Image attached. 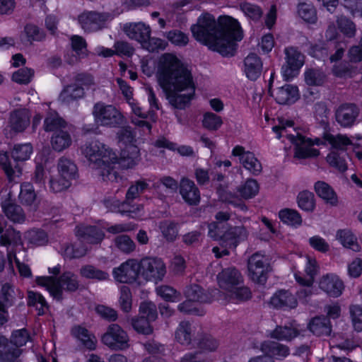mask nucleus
<instances>
[{
    "instance_id": "f257e3e1",
    "label": "nucleus",
    "mask_w": 362,
    "mask_h": 362,
    "mask_svg": "<svg viewBox=\"0 0 362 362\" xmlns=\"http://www.w3.org/2000/svg\"><path fill=\"white\" fill-rule=\"evenodd\" d=\"M141 71L148 77L156 74L157 81L170 104L184 109L193 99L195 85L190 70L175 54L165 53L156 60L144 58Z\"/></svg>"
},
{
    "instance_id": "f03ea898",
    "label": "nucleus",
    "mask_w": 362,
    "mask_h": 362,
    "mask_svg": "<svg viewBox=\"0 0 362 362\" xmlns=\"http://www.w3.org/2000/svg\"><path fill=\"white\" fill-rule=\"evenodd\" d=\"M217 26L215 17L209 13H203L196 23L191 26L194 38L223 56L233 55L235 42L243 37V32L238 20L228 16L218 17Z\"/></svg>"
},
{
    "instance_id": "7ed1b4c3",
    "label": "nucleus",
    "mask_w": 362,
    "mask_h": 362,
    "mask_svg": "<svg viewBox=\"0 0 362 362\" xmlns=\"http://www.w3.org/2000/svg\"><path fill=\"white\" fill-rule=\"evenodd\" d=\"M82 153L93 169L98 170L104 178L110 180L116 179L115 173H112L116 165L128 169L136 165L140 160L139 149L136 146H129V148L121 150L119 158L110 147L94 141L83 147Z\"/></svg>"
},
{
    "instance_id": "20e7f679",
    "label": "nucleus",
    "mask_w": 362,
    "mask_h": 362,
    "mask_svg": "<svg viewBox=\"0 0 362 362\" xmlns=\"http://www.w3.org/2000/svg\"><path fill=\"white\" fill-rule=\"evenodd\" d=\"M216 281L221 291L214 299L223 302L238 303L251 298V292L243 286V277L235 267L222 269L216 276Z\"/></svg>"
},
{
    "instance_id": "39448f33",
    "label": "nucleus",
    "mask_w": 362,
    "mask_h": 362,
    "mask_svg": "<svg viewBox=\"0 0 362 362\" xmlns=\"http://www.w3.org/2000/svg\"><path fill=\"white\" fill-rule=\"evenodd\" d=\"M293 122L291 120L280 119L278 125L272 129L276 134L277 138L286 136L289 141L295 145L294 158L297 159H306L315 158L320 155L318 149L315 146L323 144L319 138L311 139L296 133V135L288 134L287 129L291 128Z\"/></svg>"
},
{
    "instance_id": "423d86ee",
    "label": "nucleus",
    "mask_w": 362,
    "mask_h": 362,
    "mask_svg": "<svg viewBox=\"0 0 362 362\" xmlns=\"http://www.w3.org/2000/svg\"><path fill=\"white\" fill-rule=\"evenodd\" d=\"M324 139L331 146L332 149L326 156L327 163L332 167L340 172L347 170V162L346 156L347 153L344 151L345 147L349 145H354L349 137L345 135H332L326 134Z\"/></svg>"
},
{
    "instance_id": "0eeeda50",
    "label": "nucleus",
    "mask_w": 362,
    "mask_h": 362,
    "mask_svg": "<svg viewBox=\"0 0 362 362\" xmlns=\"http://www.w3.org/2000/svg\"><path fill=\"white\" fill-rule=\"evenodd\" d=\"M2 300H0V325H3L7 320V315L4 308L7 307L13 300V289L8 284L2 287ZM12 344H8L6 339L0 337V362H9L18 357L21 354L19 349H13Z\"/></svg>"
},
{
    "instance_id": "6e6552de",
    "label": "nucleus",
    "mask_w": 362,
    "mask_h": 362,
    "mask_svg": "<svg viewBox=\"0 0 362 362\" xmlns=\"http://www.w3.org/2000/svg\"><path fill=\"white\" fill-rule=\"evenodd\" d=\"M36 284L45 287L53 298L60 299L64 291H74L78 287L76 275L71 272L64 273L59 281L50 276H37Z\"/></svg>"
},
{
    "instance_id": "1a4fd4ad",
    "label": "nucleus",
    "mask_w": 362,
    "mask_h": 362,
    "mask_svg": "<svg viewBox=\"0 0 362 362\" xmlns=\"http://www.w3.org/2000/svg\"><path fill=\"white\" fill-rule=\"evenodd\" d=\"M220 228L221 226L218 223L209 224L208 235L214 240H220L229 248H235L238 244L247 238L248 231L243 226L230 227L224 232H220Z\"/></svg>"
},
{
    "instance_id": "9d476101",
    "label": "nucleus",
    "mask_w": 362,
    "mask_h": 362,
    "mask_svg": "<svg viewBox=\"0 0 362 362\" xmlns=\"http://www.w3.org/2000/svg\"><path fill=\"white\" fill-rule=\"evenodd\" d=\"M305 276L300 272H294L296 281L306 288L298 291L299 298H306L311 295V286H313L315 277L319 272V265L315 258L310 256L305 257V264L304 267Z\"/></svg>"
},
{
    "instance_id": "9b49d317",
    "label": "nucleus",
    "mask_w": 362,
    "mask_h": 362,
    "mask_svg": "<svg viewBox=\"0 0 362 362\" xmlns=\"http://www.w3.org/2000/svg\"><path fill=\"white\" fill-rule=\"evenodd\" d=\"M141 279L158 282L164 277L166 269L160 259L146 257L139 262Z\"/></svg>"
},
{
    "instance_id": "f8f14e48",
    "label": "nucleus",
    "mask_w": 362,
    "mask_h": 362,
    "mask_svg": "<svg viewBox=\"0 0 362 362\" xmlns=\"http://www.w3.org/2000/svg\"><path fill=\"white\" fill-rule=\"evenodd\" d=\"M93 114L95 122L103 126L116 127L124 121L123 115L112 105L98 103L94 106Z\"/></svg>"
},
{
    "instance_id": "ddd939ff",
    "label": "nucleus",
    "mask_w": 362,
    "mask_h": 362,
    "mask_svg": "<svg viewBox=\"0 0 362 362\" xmlns=\"http://www.w3.org/2000/svg\"><path fill=\"white\" fill-rule=\"evenodd\" d=\"M157 317L156 308L152 302H143L139 307V317L132 320L134 329L144 334H149L153 329L150 325Z\"/></svg>"
},
{
    "instance_id": "4468645a",
    "label": "nucleus",
    "mask_w": 362,
    "mask_h": 362,
    "mask_svg": "<svg viewBox=\"0 0 362 362\" xmlns=\"http://www.w3.org/2000/svg\"><path fill=\"white\" fill-rule=\"evenodd\" d=\"M248 276L255 282L263 284L266 281L269 271V264L266 256L256 253L252 255L247 263Z\"/></svg>"
},
{
    "instance_id": "2eb2a0df",
    "label": "nucleus",
    "mask_w": 362,
    "mask_h": 362,
    "mask_svg": "<svg viewBox=\"0 0 362 362\" xmlns=\"http://www.w3.org/2000/svg\"><path fill=\"white\" fill-rule=\"evenodd\" d=\"M103 343L112 350H122L129 347L127 333L117 325H111L102 337Z\"/></svg>"
},
{
    "instance_id": "dca6fc26",
    "label": "nucleus",
    "mask_w": 362,
    "mask_h": 362,
    "mask_svg": "<svg viewBox=\"0 0 362 362\" xmlns=\"http://www.w3.org/2000/svg\"><path fill=\"white\" fill-rule=\"evenodd\" d=\"M286 62L281 68V74L285 80L296 76L304 64V56L294 47L285 49Z\"/></svg>"
},
{
    "instance_id": "f3484780",
    "label": "nucleus",
    "mask_w": 362,
    "mask_h": 362,
    "mask_svg": "<svg viewBox=\"0 0 362 362\" xmlns=\"http://www.w3.org/2000/svg\"><path fill=\"white\" fill-rule=\"evenodd\" d=\"M113 276L117 281L121 283H141L139 262L129 259L113 270Z\"/></svg>"
},
{
    "instance_id": "a211bd4d",
    "label": "nucleus",
    "mask_w": 362,
    "mask_h": 362,
    "mask_svg": "<svg viewBox=\"0 0 362 362\" xmlns=\"http://www.w3.org/2000/svg\"><path fill=\"white\" fill-rule=\"evenodd\" d=\"M274 74L272 73L269 80V92L276 102L280 105H291L296 103L300 97L297 86L285 84L274 90L272 89V82L274 80Z\"/></svg>"
},
{
    "instance_id": "6ab92c4d",
    "label": "nucleus",
    "mask_w": 362,
    "mask_h": 362,
    "mask_svg": "<svg viewBox=\"0 0 362 362\" xmlns=\"http://www.w3.org/2000/svg\"><path fill=\"white\" fill-rule=\"evenodd\" d=\"M231 154L233 156L238 157L240 163L252 175H259L262 170L261 162L255 155L240 145L235 146L233 149Z\"/></svg>"
},
{
    "instance_id": "aec40b11",
    "label": "nucleus",
    "mask_w": 362,
    "mask_h": 362,
    "mask_svg": "<svg viewBox=\"0 0 362 362\" xmlns=\"http://www.w3.org/2000/svg\"><path fill=\"white\" fill-rule=\"evenodd\" d=\"M93 85V78L90 76H84L78 78L77 83L66 87L60 94V100L64 103H69L72 100L81 98L84 94V90L88 89Z\"/></svg>"
},
{
    "instance_id": "412c9836",
    "label": "nucleus",
    "mask_w": 362,
    "mask_h": 362,
    "mask_svg": "<svg viewBox=\"0 0 362 362\" xmlns=\"http://www.w3.org/2000/svg\"><path fill=\"white\" fill-rule=\"evenodd\" d=\"M319 288L332 297H339L341 295L344 285L342 280L335 274H326L318 280Z\"/></svg>"
},
{
    "instance_id": "4be33fe9",
    "label": "nucleus",
    "mask_w": 362,
    "mask_h": 362,
    "mask_svg": "<svg viewBox=\"0 0 362 362\" xmlns=\"http://www.w3.org/2000/svg\"><path fill=\"white\" fill-rule=\"evenodd\" d=\"M110 204L107 202V206L112 211L120 213L123 216L136 220H143L146 216L142 204L129 206L127 202H120L118 200L113 201L112 206L109 205Z\"/></svg>"
},
{
    "instance_id": "5701e85b",
    "label": "nucleus",
    "mask_w": 362,
    "mask_h": 362,
    "mask_svg": "<svg viewBox=\"0 0 362 362\" xmlns=\"http://www.w3.org/2000/svg\"><path fill=\"white\" fill-rule=\"evenodd\" d=\"M29 118L30 114L25 109L13 112L6 128V134L11 136L13 134L25 130L29 124Z\"/></svg>"
},
{
    "instance_id": "b1692460",
    "label": "nucleus",
    "mask_w": 362,
    "mask_h": 362,
    "mask_svg": "<svg viewBox=\"0 0 362 362\" xmlns=\"http://www.w3.org/2000/svg\"><path fill=\"white\" fill-rule=\"evenodd\" d=\"M123 31L131 39L139 42L141 45L151 34V27L143 23H129L123 26Z\"/></svg>"
},
{
    "instance_id": "393cba45",
    "label": "nucleus",
    "mask_w": 362,
    "mask_h": 362,
    "mask_svg": "<svg viewBox=\"0 0 362 362\" xmlns=\"http://www.w3.org/2000/svg\"><path fill=\"white\" fill-rule=\"evenodd\" d=\"M268 303L274 308H294L297 305V300L289 291L280 290L271 297Z\"/></svg>"
},
{
    "instance_id": "a878e982",
    "label": "nucleus",
    "mask_w": 362,
    "mask_h": 362,
    "mask_svg": "<svg viewBox=\"0 0 362 362\" xmlns=\"http://www.w3.org/2000/svg\"><path fill=\"white\" fill-rule=\"evenodd\" d=\"M358 115V108L354 105L344 104L337 109L336 119L341 126L348 127L354 124Z\"/></svg>"
},
{
    "instance_id": "bb28decb",
    "label": "nucleus",
    "mask_w": 362,
    "mask_h": 362,
    "mask_svg": "<svg viewBox=\"0 0 362 362\" xmlns=\"http://www.w3.org/2000/svg\"><path fill=\"white\" fill-rule=\"evenodd\" d=\"M180 193L182 199L189 204H197L199 202V191L194 182L188 178L181 180Z\"/></svg>"
},
{
    "instance_id": "cd10ccee",
    "label": "nucleus",
    "mask_w": 362,
    "mask_h": 362,
    "mask_svg": "<svg viewBox=\"0 0 362 362\" xmlns=\"http://www.w3.org/2000/svg\"><path fill=\"white\" fill-rule=\"evenodd\" d=\"M260 349L271 359L281 360L289 354V349L286 346L274 341H264L261 344Z\"/></svg>"
},
{
    "instance_id": "c85d7f7f",
    "label": "nucleus",
    "mask_w": 362,
    "mask_h": 362,
    "mask_svg": "<svg viewBox=\"0 0 362 362\" xmlns=\"http://www.w3.org/2000/svg\"><path fill=\"white\" fill-rule=\"evenodd\" d=\"M104 16L95 12H86L78 16V22L82 28L88 31L100 29L104 22Z\"/></svg>"
},
{
    "instance_id": "c756f323",
    "label": "nucleus",
    "mask_w": 362,
    "mask_h": 362,
    "mask_svg": "<svg viewBox=\"0 0 362 362\" xmlns=\"http://www.w3.org/2000/svg\"><path fill=\"white\" fill-rule=\"evenodd\" d=\"M262 69V63L258 56L249 54L244 61V71L250 80H256L259 77Z\"/></svg>"
},
{
    "instance_id": "7c9ffc66",
    "label": "nucleus",
    "mask_w": 362,
    "mask_h": 362,
    "mask_svg": "<svg viewBox=\"0 0 362 362\" xmlns=\"http://www.w3.org/2000/svg\"><path fill=\"white\" fill-rule=\"evenodd\" d=\"M76 235L83 241L91 244H97L104 238L103 231L98 230L95 226H78L76 229Z\"/></svg>"
},
{
    "instance_id": "2f4dec72",
    "label": "nucleus",
    "mask_w": 362,
    "mask_h": 362,
    "mask_svg": "<svg viewBox=\"0 0 362 362\" xmlns=\"http://www.w3.org/2000/svg\"><path fill=\"white\" fill-rule=\"evenodd\" d=\"M314 189L319 197L323 199L327 204L336 206L338 203V197L331 186L323 181L315 182Z\"/></svg>"
},
{
    "instance_id": "473e14b6",
    "label": "nucleus",
    "mask_w": 362,
    "mask_h": 362,
    "mask_svg": "<svg viewBox=\"0 0 362 362\" xmlns=\"http://www.w3.org/2000/svg\"><path fill=\"white\" fill-rule=\"evenodd\" d=\"M57 174L62 178L72 181L76 177L77 168L76 165L69 159L62 158L58 163Z\"/></svg>"
},
{
    "instance_id": "72a5a7b5",
    "label": "nucleus",
    "mask_w": 362,
    "mask_h": 362,
    "mask_svg": "<svg viewBox=\"0 0 362 362\" xmlns=\"http://www.w3.org/2000/svg\"><path fill=\"white\" fill-rule=\"evenodd\" d=\"M51 144L55 151H62L70 146L71 144V137L66 131L59 129L53 134Z\"/></svg>"
},
{
    "instance_id": "f704fd0d",
    "label": "nucleus",
    "mask_w": 362,
    "mask_h": 362,
    "mask_svg": "<svg viewBox=\"0 0 362 362\" xmlns=\"http://www.w3.org/2000/svg\"><path fill=\"white\" fill-rule=\"evenodd\" d=\"M0 165L11 181L18 178L22 174L21 168L18 164L11 165L6 153H0Z\"/></svg>"
},
{
    "instance_id": "c9c22d12",
    "label": "nucleus",
    "mask_w": 362,
    "mask_h": 362,
    "mask_svg": "<svg viewBox=\"0 0 362 362\" xmlns=\"http://www.w3.org/2000/svg\"><path fill=\"white\" fill-rule=\"evenodd\" d=\"M72 335L81 341L88 349H94L96 346L95 337L89 334L88 330L81 327H74L71 331Z\"/></svg>"
},
{
    "instance_id": "e433bc0d",
    "label": "nucleus",
    "mask_w": 362,
    "mask_h": 362,
    "mask_svg": "<svg viewBox=\"0 0 362 362\" xmlns=\"http://www.w3.org/2000/svg\"><path fill=\"white\" fill-rule=\"evenodd\" d=\"M155 146L158 148H165L171 151H177L178 153L183 156H189L194 154V151L189 146H177L176 144L168 141L164 137L159 138L155 142Z\"/></svg>"
},
{
    "instance_id": "4c0bfd02",
    "label": "nucleus",
    "mask_w": 362,
    "mask_h": 362,
    "mask_svg": "<svg viewBox=\"0 0 362 362\" xmlns=\"http://www.w3.org/2000/svg\"><path fill=\"white\" fill-rule=\"evenodd\" d=\"M279 218L283 223L296 228L301 226L303 222L300 214L296 210L291 209L280 210Z\"/></svg>"
},
{
    "instance_id": "58836bf2",
    "label": "nucleus",
    "mask_w": 362,
    "mask_h": 362,
    "mask_svg": "<svg viewBox=\"0 0 362 362\" xmlns=\"http://www.w3.org/2000/svg\"><path fill=\"white\" fill-rule=\"evenodd\" d=\"M309 329L316 335H328L331 332L329 322L325 317H315L308 324Z\"/></svg>"
},
{
    "instance_id": "ea45409f",
    "label": "nucleus",
    "mask_w": 362,
    "mask_h": 362,
    "mask_svg": "<svg viewBox=\"0 0 362 362\" xmlns=\"http://www.w3.org/2000/svg\"><path fill=\"white\" fill-rule=\"evenodd\" d=\"M336 239L345 247L351 249L354 251H359L360 246L356 238L351 231L349 230H339L337 232Z\"/></svg>"
},
{
    "instance_id": "a19ab883",
    "label": "nucleus",
    "mask_w": 362,
    "mask_h": 362,
    "mask_svg": "<svg viewBox=\"0 0 362 362\" xmlns=\"http://www.w3.org/2000/svg\"><path fill=\"white\" fill-rule=\"evenodd\" d=\"M117 144L122 149L129 148V146L135 145V133L130 127H124L119 130L117 134Z\"/></svg>"
},
{
    "instance_id": "79ce46f5",
    "label": "nucleus",
    "mask_w": 362,
    "mask_h": 362,
    "mask_svg": "<svg viewBox=\"0 0 362 362\" xmlns=\"http://www.w3.org/2000/svg\"><path fill=\"white\" fill-rule=\"evenodd\" d=\"M259 191L258 182L254 179H248L238 188L240 196L245 199L255 197Z\"/></svg>"
},
{
    "instance_id": "37998d69",
    "label": "nucleus",
    "mask_w": 362,
    "mask_h": 362,
    "mask_svg": "<svg viewBox=\"0 0 362 362\" xmlns=\"http://www.w3.org/2000/svg\"><path fill=\"white\" fill-rule=\"evenodd\" d=\"M298 334V330L293 327H276L275 329L269 334L271 338L278 340L289 341L296 337Z\"/></svg>"
},
{
    "instance_id": "c03bdc74",
    "label": "nucleus",
    "mask_w": 362,
    "mask_h": 362,
    "mask_svg": "<svg viewBox=\"0 0 362 362\" xmlns=\"http://www.w3.org/2000/svg\"><path fill=\"white\" fill-rule=\"evenodd\" d=\"M45 35L42 30L34 25H27L21 34V40L23 43H31L33 41H40Z\"/></svg>"
},
{
    "instance_id": "a18cd8bd",
    "label": "nucleus",
    "mask_w": 362,
    "mask_h": 362,
    "mask_svg": "<svg viewBox=\"0 0 362 362\" xmlns=\"http://www.w3.org/2000/svg\"><path fill=\"white\" fill-rule=\"evenodd\" d=\"M192 327L187 322H181L175 334L176 341L182 345H189L192 342Z\"/></svg>"
},
{
    "instance_id": "49530a36",
    "label": "nucleus",
    "mask_w": 362,
    "mask_h": 362,
    "mask_svg": "<svg viewBox=\"0 0 362 362\" xmlns=\"http://www.w3.org/2000/svg\"><path fill=\"white\" fill-rule=\"evenodd\" d=\"M240 9L247 19L254 22L258 21L262 16V8L256 4L243 2L240 4Z\"/></svg>"
},
{
    "instance_id": "de8ad7c7",
    "label": "nucleus",
    "mask_w": 362,
    "mask_h": 362,
    "mask_svg": "<svg viewBox=\"0 0 362 362\" xmlns=\"http://www.w3.org/2000/svg\"><path fill=\"white\" fill-rule=\"evenodd\" d=\"M2 208L6 216L11 221L21 223L24 221L25 215L19 206L9 202L4 204Z\"/></svg>"
},
{
    "instance_id": "09e8293b",
    "label": "nucleus",
    "mask_w": 362,
    "mask_h": 362,
    "mask_svg": "<svg viewBox=\"0 0 362 362\" xmlns=\"http://www.w3.org/2000/svg\"><path fill=\"white\" fill-rule=\"evenodd\" d=\"M297 203L298 207L305 211H313L315 208L314 194L308 191H303L298 194Z\"/></svg>"
},
{
    "instance_id": "8fccbe9b",
    "label": "nucleus",
    "mask_w": 362,
    "mask_h": 362,
    "mask_svg": "<svg viewBox=\"0 0 362 362\" xmlns=\"http://www.w3.org/2000/svg\"><path fill=\"white\" fill-rule=\"evenodd\" d=\"M298 15L305 22L314 23L317 21V13L313 6L308 3H301L298 6Z\"/></svg>"
},
{
    "instance_id": "3c124183",
    "label": "nucleus",
    "mask_w": 362,
    "mask_h": 362,
    "mask_svg": "<svg viewBox=\"0 0 362 362\" xmlns=\"http://www.w3.org/2000/svg\"><path fill=\"white\" fill-rule=\"evenodd\" d=\"M186 298L196 303H207L211 300L203 293L202 288L197 285L192 286L185 291Z\"/></svg>"
},
{
    "instance_id": "603ef678",
    "label": "nucleus",
    "mask_w": 362,
    "mask_h": 362,
    "mask_svg": "<svg viewBox=\"0 0 362 362\" xmlns=\"http://www.w3.org/2000/svg\"><path fill=\"white\" fill-rule=\"evenodd\" d=\"M223 124L221 117L212 112H206L203 115L202 125L209 131H216Z\"/></svg>"
},
{
    "instance_id": "864d4df0",
    "label": "nucleus",
    "mask_w": 362,
    "mask_h": 362,
    "mask_svg": "<svg viewBox=\"0 0 362 362\" xmlns=\"http://www.w3.org/2000/svg\"><path fill=\"white\" fill-rule=\"evenodd\" d=\"M156 293L162 299L168 302H177L180 298V294L173 288L162 285L158 286L156 289Z\"/></svg>"
},
{
    "instance_id": "5fc2aeb1",
    "label": "nucleus",
    "mask_w": 362,
    "mask_h": 362,
    "mask_svg": "<svg viewBox=\"0 0 362 362\" xmlns=\"http://www.w3.org/2000/svg\"><path fill=\"white\" fill-rule=\"evenodd\" d=\"M21 202L25 205H31L36 199V194L30 183H23L21 187L19 194Z\"/></svg>"
},
{
    "instance_id": "6e6d98bb",
    "label": "nucleus",
    "mask_w": 362,
    "mask_h": 362,
    "mask_svg": "<svg viewBox=\"0 0 362 362\" xmlns=\"http://www.w3.org/2000/svg\"><path fill=\"white\" fill-rule=\"evenodd\" d=\"M32 153L33 147L30 144L16 145L12 151L13 159L19 161H24L29 159Z\"/></svg>"
},
{
    "instance_id": "4d7b16f0",
    "label": "nucleus",
    "mask_w": 362,
    "mask_h": 362,
    "mask_svg": "<svg viewBox=\"0 0 362 362\" xmlns=\"http://www.w3.org/2000/svg\"><path fill=\"white\" fill-rule=\"evenodd\" d=\"M60 253L65 258H79L86 255V249L81 247L79 245H67L62 247Z\"/></svg>"
},
{
    "instance_id": "13d9d810",
    "label": "nucleus",
    "mask_w": 362,
    "mask_h": 362,
    "mask_svg": "<svg viewBox=\"0 0 362 362\" xmlns=\"http://www.w3.org/2000/svg\"><path fill=\"white\" fill-rule=\"evenodd\" d=\"M64 127V122L55 112H50L45 119L44 128L47 132H56Z\"/></svg>"
},
{
    "instance_id": "bf43d9fd",
    "label": "nucleus",
    "mask_w": 362,
    "mask_h": 362,
    "mask_svg": "<svg viewBox=\"0 0 362 362\" xmlns=\"http://www.w3.org/2000/svg\"><path fill=\"white\" fill-rule=\"evenodd\" d=\"M28 303L36 307L39 315L44 314L47 309V305L44 297L40 293L33 291H28Z\"/></svg>"
},
{
    "instance_id": "052dcab7",
    "label": "nucleus",
    "mask_w": 362,
    "mask_h": 362,
    "mask_svg": "<svg viewBox=\"0 0 362 362\" xmlns=\"http://www.w3.org/2000/svg\"><path fill=\"white\" fill-rule=\"evenodd\" d=\"M164 36L175 46H185L189 42L188 36L178 30L167 32Z\"/></svg>"
},
{
    "instance_id": "680f3d73",
    "label": "nucleus",
    "mask_w": 362,
    "mask_h": 362,
    "mask_svg": "<svg viewBox=\"0 0 362 362\" xmlns=\"http://www.w3.org/2000/svg\"><path fill=\"white\" fill-rule=\"evenodd\" d=\"M80 274L83 277L98 280H105L109 276L107 273L96 269L90 265L83 267L80 270Z\"/></svg>"
},
{
    "instance_id": "e2e57ef3",
    "label": "nucleus",
    "mask_w": 362,
    "mask_h": 362,
    "mask_svg": "<svg viewBox=\"0 0 362 362\" xmlns=\"http://www.w3.org/2000/svg\"><path fill=\"white\" fill-rule=\"evenodd\" d=\"M71 181L62 178L59 174L52 175L49 180V188L54 192H60L69 188Z\"/></svg>"
},
{
    "instance_id": "0e129e2a",
    "label": "nucleus",
    "mask_w": 362,
    "mask_h": 362,
    "mask_svg": "<svg viewBox=\"0 0 362 362\" xmlns=\"http://www.w3.org/2000/svg\"><path fill=\"white\" fill-rule=\"evenodd\" d=\"M308 242L310 247L319 252L326 253L329 250V243L318 235L311 236L308 238Z\"/></svg>"
},
{
    "instance_id": "69168bd1",
    "label": "nucleus",
    "mask_w": 362,
    "mask_h": 362,
    "mask_svg": "<svg viewBox=\"0 0 362 362\" xmlns=\"http://www.w3.org/2000/svg\"><path fill=\"white\" fill-rule=\"evenodd\" d=\"M119 303L121 309L124 312H129L132 309V299L129 288L126 286L120 288Z\"/></svg>"
},
{
    "instance_id": "338daca9",
    "label": "nucleus",
    "mask_w": 362,
    "mask_h": 362,
    "mask_svg": "<svg viewBox=\"0 0 362 362\" xmlns=\"http://www.w3.org/2000/svg\"><path fill=\"white\" fill-rule=\"evenodd\" d=\"M115 243L119 250L126 253L134 251L136 247L134 241L125 235L117 236Z\"/></svg>"
},
{
    "instance_id": "774afa93",
    "label": "nucleus",
    "mask_w": 362,
    "mask_h": 362,
    "mask_svg": "<svg viewBox=\"0 0 362 362\" xmlns=\"http://www.w3.org/2000/svg\"><path fill=\"white\" fill-rule=\"evenodd\" d=\"M352 325L357 332L362 331V308L358 305L350 308Z\"/></svg>"
}]
</instances>
